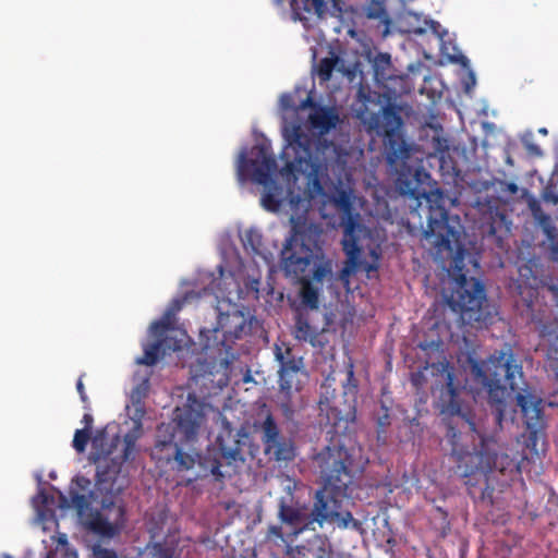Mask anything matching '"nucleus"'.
Masks as SVG:
<instances>
[{"mask_svg":"<svg viewBox=\"0 0 558 558\" xmlns=\"http://www.w3.org/2000/svg\"><path fill=\"white\" fill-rule=\"evenodd\" d=\"M357 392L359 384L351 361L345 366L341 397L337 396L336 389L329 384V378L320 387V422L325 421L335 429L328 444L312 458L314 469L323 482L314 498V520L320 526L325 522H335L340 529H362V523L354 519L350 511H342V504L349 496L348 489L354 481L357 468L354 449L347 446V437L336 429L342 421L347 423L348 418L355 414ZM328 434H331V430Z\"/></svg>","mask_w":558,"mask_h":558,"instance_id":"obj_1","label":"nucleus"},{"mask_svg":"<svg viewBox=\"0 0 558 558\" xmlns=\"http://www.w3.org/2000/svg\"><path fill=\"white\" fill-rule=\"evenodd\" d=\"M430 368L433 375H440L444 379L439 397L442 412L464 420L472 432V441H475V436L478 439V444H474L470 450L460 444L461 433L456 427L448 426L446 436L451 445V456L457 463L458 472L464 478L469 495L474 501L493 505V474L496 471L505 474L512 470L514 461L507 453H499L496 438L480 433L471 412L463 410L459 399L461 386L456 381L454 369L450 363L444 359L441 362L430 364Z\"/></svg>","mask_w":558,"mask_h":558,"instance_id":"obj_2","label":"nucleus"},{"mask_svg":"<svg viewBox=\"0 0 558 558\" xmlns=\"http://www.w3.org/2000/svg\"><path fill=\"white\" fill-rule=\"evenodd\" d=\"M460 236L459 217L450 216L444 206H429L427 228L423 231L424 240L438 254L456 252L450 264V276L453 278L454 287L447 298V303L459 314L463 324L481 326L490 319L485 286L481 280L468 276L464 258L469 253L460 244Z\"/></svg>","mask_w":558,"mask_h":558,"instance_id":"obj_3","label":"nucleus"},{"mask_svg":"<svg viewBox=\"0 0 558 558\" xmlns=\"http://www.w3.org/2000/svg\"><path fill=\"white\" fill-rule=\"evenodd\" d=\"M290 223V235L281 251V268L286 277L302 283V303L316 310L319 304L318 291L312 281L322 283L332 272L331 262L325 256L320 243L323 229L301 217H291Z\"/></svg>","mask_w":558,"mask_h":558,"instance_id":"obj_4","label":"nucleus"},{"mask_svg":"<svg viewBox=\"0 0 558 558\" xmlns=\"http://www.w3.org/2000/svg\"><path fill=\"white\" fill-rule=\"evenodd\" d=\"M204 422V404L190 395L187 402L174 410L171 422L158 425L151 459L160 468L177 473L192 470L201 456L195 451H185L182 446L196 440Z\"/></svg>","mask_w":558,"mask_h":558,"instance_id":"obj_5","label":"nucleus"},{"mask_svg":"<svg viewBox=\"0 0 558 558\" xmlns=\"http://www.w3.org/2000/svg\"><path fill=\"white\" fill-rule=\"evenodd\" d=\"M468 362L474 381L487 391L488 402L495 411L496 423L501 425L506 410L507 387L512 391L521 388L524 376L522 365L518 363L511 349L496 350L484 361L470 356Z\"/></svg>","mask_w":558,"mask_h":558,"instance_id":"obj_6","label":"nucleus"},{"mask_svg":"<svg viewBox=\"0 0 558 558\" xmlns=\"http://www.w3.org/2000/svg\"><path fill=\"white\" fill-rule=\"evenodd\" d=\"M277 170L276 158L266 144H258L252 147L251 158L247 159L245 153L239 157L236 173L240 181H246L248 178L264 185L265 191L262 195V206L271 213L280 209L281 201L279 195L281 187L271 178Z\"/></svg>","mask_w":558,"mask_h":558,"instance_id":"obj_7","label":"nucleus"},{"mask_svg":"<svg viewBox=\"0 0 558 558\" xmlns=\"http://www.w3.org/2000/svg\"><path fill=\"white\" fill-rule=\"evenodd\" d=\"M141 430L142 424L140 421H136L133 430L126 433L123 437L122 453L114 457L112 456V450H105L102 448L106 433L104 430L97 432L92 439L93 451L90 453V460L96 465L97 484L110 483L112 485L117 475L121 472L122 464L134 459L136 441L141 436Z\"/></svg>","mask_w":558,"mask_h":558,"instance_id":"obj_8","label":"nucleus"},{"mask_svg":"<svg viewBox=\"0 0 558 558\" xmlns=\"http://www.w3.org/2000/svg\"><path fill=\"white\" fill-rule=\"evenodd\" d=\"M220 458H214L205 463L210 473L217 481H222L226 475L231 476V472H223L222 466L232 468V472L239 465H242L247 457L254 458L258 449L253 444L252 436L243 428L233 430L226 429L217 438Z\"/></svg>","mask_w":558,"mask_h":558,"instance_id":"obj_9","label":"nucleus"},{"mask_svg":"<svg viewBox=\"0 0 558 558\" xmlns=\"http://www.w3.org/2000/svg\"><path fill=\"white\" fill-rule=\"evenodd\" d=\"M251 330V322L244 312L232 308L226 313H220L217 318V326L208 333L214 335L211 342L207 337L204 349H217L219 352L229 353L235 340L241 339Z\"/></svg>","mask_w":558,"mask_h":558,"instance_id":"obj_10","label":"nucleus"},{"mask_svg":"<svg viewBox=\"0 0 558 558\" xmlns=\"http://www.w3.org/2000/svg\"><path fill=\"white\" fill-rule=\"evenodd\" d=\"M125 521L124 505L104 498L100 509L89 514L86 526L99 536L112 538L121 533Z\"/></svg>","mask_w":558,"mask_h":558,"instance_id":"obj_11","label":"nucleus"},{"mask_svg":"<svg viewBox=\"0 0 558 558\" xmlns=\"http://www.w3.org/2000/svg\"><path fill=\"white\" fill-rule=\"evenodd\" d=\"M274 353L279 363V388L290 398L293 389H300V376L306 374L303 357L298 356L293 349L286 343L276 344Z\"/></svg>","mask_w":558,"mask_h":558,"instance_id":"obj_12","label":"nucleus"},{"mask_svg":"<svg viewBox=\"0 0 558 558\" xmlns=\"http://www.w3.org/2000/svg\"><path fill=\"white\" fill-rule=\"evenodd\" d=\"M278 518L281 524L287 525L291 530L293 535L301 534L316 523V520H314V507L310 511L305 504L300 502L294 497L291 486H288L286 495L279 498Z\"/></svg>","mask_w":558,"mask_h":558,"instance_id":"obj_13","label":"nucleus"},{"mask_svg":"<svg viewBox=\"0 0 558 558\" xmlns=\"http://www.w3.org/2000/svg\"><path fill=\"white\" fill-rule=\"evenodd\" d=\"M532 323L546 349L547 365L558 378V310L538 311L532 315Z\"/></svg>","mask_w":558,"mask_h":558,"instance_id":"obj_14","label":"nucleus"},{"mask_svg":"<svg viewBox=\"0 0 558 558\" xmlns=\"http://www.w3.org/2000/svg\"><path fill=\"white\" fill-rule=\"evenodd\" d=\"M515 399L529 430V440L535 444L538 433L545 428L543 399L526 390L518 392Z\"/></svg>","mask_w":558,"mask_h":558,"instance_id":"obj_15","label":"nucleus"},{"mask_svg":"<svg viewBox=\"0 0 558 558\" xmlns=\"http://www.w3.org/2000/svg\"><path fill=\"white\" fill-rule=\"evenodd\" d=\"M312 156L311 143L308 138L300 131L294 129L288 138V145L282 151V158H286V168L293 171L302 167L303 162L308 161Z\"/></svg>","mask_w":558,"mask_h":558,"instance_id":"obj_16","label":"nucleus"},{"mask_svg":"<svg viewBox=\"0 0 558 558\" xmlns=\"http://www.w3.org/2000/svg\"><path fill=\"white\" fill-rule=\"evenodd\" d=\"M385 154L388 165L397 167L399 163L403 165L410 158L411 147L399 132L390 129L385 133Z\"/></svg>","mask_w":558,"mask_h":558,"instance_id":"obj_17","label":"nucleus"},{"mask_svg":"<svg viewBox=\"0 0 558 558\" xmlns=\"http://www.w3.org/2000/svg\"><path fill=\"white\" fill-rule=\"evenodd\" d=\"M423 178H429L424 170H415L414 173L409 169V173H400L396 180V185L401 195L410 196L414 199L427 198L428 192L423 186Z\"/></svg>","mask_w":558,"mask_h":558,"instance_id":"obj_18","label":"nucleus"},{"mask_svg":"<svg viewBox=\"0 0 558 558\" xmlns=\"http://www.w3.org/2000/svg\"><path fill=\"white\" fill-rule=\"evenodd\" d=\"M264 452L277 462H291L296 457L295 441L291 437L282 436L264 446Z\"/></svg>","mask_w":558,"mask_h":558,"instance_id":"obj_19","label":"nucleus"},{"mask_svg":"<svg viewBox=\"0 0 558 558\" xmlns=\"http://www.w3.org/2000/svg\"><path fill=\"white\" fill-rule=\"evenodd\" d=\"M311 108L313 109V112L310 114L308 119L314 129L324 134L336 126L339 117L333 108L318 106L316 102L315 106Z\"/></svg>","mask_w":558,"mask_h":558,"instance_id":"obj_20","label":"nucleus"},{"mask_svg":"<svg viewBox=\"0 0 558 558\" xmlns=\"http://www.w3.org/2000/svg\"><path fill=\"white\" fill-rule=\"evenodd\" d=\"M291 9L300 21H307L310 16L323 17L327 11L325 0H291Z\"/></svg>","mask_w":558,"mask_h":558,"instance_id":"obj_21","label":"nucleus"},{"mask_svg":"<svg viewBox=\"0 0 558 558\" xmlns=\"http://www.w3.org/2000/svg\"><path fill=\"white\" fill-rule=\"evenodd\" d=\"M184 300H173L162 318L154 322L150 331L155 337H161L166 331L173 329L174 316L182 308Z\"/></svg>","mask_w":558,"mask_h":558,"instance_id":"obj_22","label":"nucleus"},{"mask_svg":"<svg viewBox=\"0 0 558 558\" xmlns=\"http://www.w3.org/2000/svg\"><path fill=\"white\" fill-rule=\"evenodd\" d=\"M280 104L282 109L299 113L308 107H314L315 101L311 94L304 99L298 97V90L295 93H286L280 97Z\"/></svg>","mask_w":558,"mask_h":558,"instance_id":"obj_23","label":"nucleus"},{"mask_svg":"<svg viewBox=\"0 0 558 558\" xmlns=\"http://www.w3.org/2000/svg\"><path fill=\"white\" fill-rule=\"evenodd\" d=\"M531 209L533 211V216L537 220L546 236L551 242H556V240H558V229L555 227L551 217L545 214L536 202L531 204Z\"/></svg>","mask_w":558,"mask_h":558,"instance_id":"obj_24","label":"nucleus"},{"mask_svg":"<svg viewBox=\"0 0 558 558\" xmlns=\"http://www.w3.org/2000/svg\"><path fill=\"white\" fill-rule=\"evenodd\" d=\"M259 429L262 432V442L266 446L269 442H274L283 435L280 433V428L270 412H267L263 422L259 423Z\"/></svg>","mask_w":558,"mask_h":558,"instance_id":"obj_25","label":"nucleus"},{"mask_svg":"<svg viewBox=\"0 0 558 558\" xmlns=\"http://www.w3.org/2000/svg\"><path fill=\"white\" fill-rule=\"evenodd\" d=\"M160 354H162L161 343L156 340L144 345V354L136 360V363L138 365L154 366L158 362Z\"/></svg>","mask_w":558,"mask_h":558,"instance_id":"obj_26","label":"nucleus"},{"mask_svg":"<svg viewBox=\"0 0 558 558\" xmlns=\"http://www.w3.org/2000/svg\"><path fill=\"white\" fill-rule=\"evenodd\" d=\"M339 60V57L332 53L330 57L323 58L318 62L316 72L320 82H328L331 78L332 71Z\"/></svg>","mask_w":558,"mask_h":558,"instance_id":"obj_27","label":"nucleus"},{"mask_svg":"<svg viewBox=\"0 0 558 558\" xmlns=\"http://www.w3.org/2000/svg\"><path fill=\"white\" fill-rule=\"evenodd\" d=\"M343 251L345 252L349 260L354 264L357 257L360 256L361 248L357 244L356 239L353 236L351 230L348 228L345 230V236L342 241Z\"/></svg>","mask_w":558,"mask_h":558,"instance_id":"obj_28","label":"nucleus"},{"mask_svg":"<svg viewBox=\"0 0 558 558\" xmlns=\"http://www.w3.org/2000/svg\"><path fill=\"white\" fill-rule=\"evenodd\" d=\"M542 199L547 204L558 205V173L553 174L542 192Z\"/></svg>","mask_w":558,"mask_h":558,"instance_id":"obj_29","label":"nucleus"},{"mask_svg":"<svg viewBox=\"0 0 558 558\" xmlns=\"http://www.w3.org/2000/svg\"><path fill=\"white\" fill-rule=\"evenodd\" d=\"M242 242L245 250H251L253 253H259L263 246V236L255 229H248L242 236Z\"/></svg>","mask_w":558,"mask_h":558,"instance_id":"obj_30","label":"nucleus"},{"mask_svg":"<svg viewBox=\"0 0 558 558\" xmlns=\"http://www.w3.org/2000/svg\"><path fill=\"white\" fill-rule=\"evenodd\" d=\"M315 330L308 320L301 315L296 317L293 335L299 341H307L312 332Z\"/></svg>","mask_w":558,"mask_h":558,"instance_id":"obj_31","label":"nucleus"},{"mask_svg":"<svg viewBox=\"0 0 558 558\" xmlns=\"http://www.w3.org/2000/svg\"><path fill=\"white\" fill-rule=\"evenodd\" d=\"M167 331L161 337H157V341L161 343L162 355H166L170 352L180 351L183 347V339H178L174 336L166 335Z\"/></svg>","mask_w":558,"mask_h":558,"instance_id":"obj_32","label":"nucleus"},{"mask_svg":"<svg viewBox=\"0 0 558 558\" xmlns=\"http://www.w3.org/2000/svg\"><path fill=\"white\" fill-rule=\"evenodd\" d=\"M521 143L526 151V154L531 157H542L543 150L534 141V135L532 132H526L521 136Z\"/></svg>","mask_w":558,"mask_h":558,"instance_id":"obj_33","label":"nucleus"},{"mask_svg":"<svg viewBox=\"0 0 558 558\" xmlns=\"http://www.w3.org/2000/svg\"><path fill=\"white\" fill-rule=\"evenodd\" d=\"M90 438V432L87 429H76L74 433L72 446L78 452L83 453L86 450L87 444Z\"/></svg>","mask_w":558,"mask_h":558,"instance_id":"obj_34","label":"nucleus"},{"mask_svg":"<svg viewBox=\"0 0 558 558\" xmlns=\"http://www.w3.org/2000/svg\"><path fill=\"white\" fill-rule=\"evenodd\" d=\"M306 342H310V344L314 348L324 349L328 343V339L326 338L324 330L318 331L315 328Z\"/></svg>","mask_w":558,"mask_h":558,"instance_id":"obj_35","label":"nucleus"},{"mask_svg":"<svg viewBox=\"0 0 558 558\" xmlns=\"http://www.w3.org/2000/svg\"><path fill=\"white\" fill-rule=\"evenodd\" d=\"M391 65V58L388 53H378V56L374 60V68L376 74L384 72Z\"/></svg>","mask_w":558,"mask_h":558,"instance_id":"obj_36","label":"nucleus"},{"mask_svg":"<svg viewBox=\"0 0 558 558\" xmlns=\"http://www.w3.org/2000/svg\"><path fill=\"white\" fill-rule=\"evenodd\" d=\"M383 413L377 417V425L379 427L377 434L378 439L380 438V434L385 433V428L390 425V414L389 410L386 407H381Z\"/></svg>","mask_w":558,"mask_h":558,"instance_id":"obj_37","label":"nucleus"},{"mask_svg":"<svg viewBox=\"0 0 558 558\" xmlns=\"http://www.w3.org/2000/svg\"><path fill=\"white\" fill-rule=\"evenodd\" d=\"M374 7L369 8L367 16L371 19H380L386 15L384 1L373 0Z\"/></svg>","mask_w":558,"mask_h":558,"instance_id":"obj_38","label":"nucleus"},{"mask_svg":"<svg viewBox=\"0 0 558 558\" xmlns=\"http://www.w3.org/2000/svg\"><path fill=\"white\" fill-rule=\"evenodd\" d=\"M410 380L413 387H415L416 389H421L426 383V377L424 372L422 369H418L417 372L411 374Z\"/></svg>","mask_w":558,"mask_h":558,"instance_id":"obj_39","label":"nucleus"},{"mask_svg":"<svg viewBox=\"0 0 558 558\" xmlns=\"http://www.w3.org/2000/svg\"><path fill=\"white\" fill-rule=\"evenodd\" d=\"M280 408H281L283 416L287 420H292L293 418L295 411H294V409H293V407H292V404L290 403L289 400L282 402L280 404Z\"/></svg>","mask_w":558,"mask_h":558,"instance_id":"obj_40","label":"nucleus"},{"mask_svg":"<svg viewBox=\"0 0 558 558\" xmlns=\"http://www.w3.org/2000/svg\"><path fill=\"white\" fill-rule=\"evenodd\" d=\"M267 536L268 537L281 538L282 539L283 538L282 526H280V525H270L268 527Z\"/></svg>","mask_w":558,"mask_h":558,"instance_id":"obj_41","label":"nucleus"},{"mask_svg":"<svg viewBox=\"0 0 558 558\" xmlns=\"http://www.w3.org/2000/svg\"><path fill=\"white\" fill-rule=\"evenodd\" d=\"M72 501H73L74 506L80 510H82L85 506H87L86 497L81 494H75L72 497Z\"/></svg>","mask_w":558,"mask_h":558,"instance_id":"obj_42","label":"nucleus"},{"mask_svg":"<svg viewBox=\"0 0 558 558\" xmlns=\"http://www.w3.org/2000/svg\"><path fill=\"white\" fill-rule=\"evenodd\" d=\"M501 191L509 194H517L519 186L514 182L502 183Z\"/></svg>","mask_w":558,"mask_h":558,"instance_id":"obj_43","label":"nucleus"},{"mask_svg":"<svg viewBox=\"0 0 558 558\" xmlns=\"http://www.w3.org/2000/svg\"><path fill=\"white\" fill-rule=\"evenodd\" d=\"M434 140L436 142L435 148L437 151L445 153L446 150H448L449 146L447 140L441 137H435Z\"/></svg>","mask_w":558,"mask_h":558,"instance_id":"obj_44","label":"nucleus"},{"mask_svg":"<svg viewBox=\"0 0 558 558\" xmlns=\"http://www.w3.org/2000/svg\"><path fill=\"white\" fill-rule=\"evenodd\" d=\"M76 389H77V392L80 393L82 402L87 403L88 398L86 396L85 387H84V384H83V380L81 377L78 378V380L76 383Z\"/></svg>","mask_w":558,"mask_h":558,"instance_id":"obj_45","label":"nucleus"},{"mask_svg":"<svg viewBox=\"0 0 558 558\" xmlns=\"http://www.w3.org/2000/svg\"><path fill=\"white\" fill-rule=\"evenodd\" d=\"M82 423L84 424L83 429H87L88 432H92L94 417L90 413H85L82 418Z\"/></svg>","mask_w":558,"mask_h":558,"instance_id":"obj_46","label":"nucleus"},{"mask_svg":"<svg viewBox=\"0 0 558 558\" xmlns=\"http://www.w3.org/2000/svg\"><path fill=\"white\" fill-rule=\"evenodd\" d=\"M550 251L553 260L558 262V242H551Z\"/></svg>","mask_w":558,"mask_h":558,"instance_id":"obj_47","label":"nucleus"},{"mask_svg":"<svg viewBox=\"0 0 558 558\" xmlns=\"http://www.w3.org/2000/svg\"><path fill=\"white\" fill-rule=\"evenodd\" d=\"M435 510L442 517L444 520L447 519L448 512L442 507H435Z\"/></svg>","mask_w":558,"mask_h":558,"instance_id":"obj_48","label":"nucleus"},{"mask_svg":"<svg viewBox=\"0 0 558 558\" xmlns=\"http://www.w3.org/2000/svg\"><path fill=\"white\" fill-rule=\"evenodd\" d=\"M318 551H319V554L317 556H315L314 558H325V556L327 554V549L324 545L319 547Z\"/></svg>","mask_w":558,"mask_h":558,"instance_id":"obj_49","label":"nucleus"},{"mask_svg":"<svg viewBox=\"0 0 558 558\" xmlns=\"http://www.w3.org/2000/svg\"><path fill=\"white\" fill-rule=\"evenodd\" d=\"M295 551L299 555L305 556V551H308V549L305 546L302 545V546H296Z\"/></svg>","mask_w":558,"mask_h":558,"instance_id":"obj_50","label":"nucleus"},{"mask_svg":"<svg viewBox=\"0 0 558 558\" xmlns=\"http://www.w3.org/2000/svg\"><path fill=\"white\" fill-rule=\"evenodd\" d=\"M350 275V269L349 268H343L341 270V279H344L345 277H348Z\"/></svg>","mask_w":558,"mask_h":558,"instance_id":"obj_51","label":"nucleus"},{"mask_svg":"<svg viewBox=\"0 0 558 558\" xmlns=\"http://www.w3.org/2000/svg\"><path fill=\"white\" fill-rule=\"evenodd\" d=\"M38 498H40V499H41V502H43V504H46V502H47V499H48V496H47L44 492H41V493L38 495Z\"/></svg>","mask_w":558,"mask_h":558,"instance_id":"obj_52","label":"nucleus"},{"mask_svg":"<svg viewBox=\"0 0 558 558\" xmlns=\"http://www.w3.org/2000/svg\"><path fill=\"white\" fill-rule=\"evenodd\" d=\"M46 558H54L52 554H48ZM66 558H77L75 554H66Z\"/></svg>","mask_w":558,"mask_h":558,"instance_id":"obj_53","label":"nucleus"},{"mask_svg":"<svg viewBox=\"0 0 558 558\" xmlns=\"http://www.w3.org/2000/svg\"><path fill=\"white\" fill-rule=\"evenodd\" d=\"M488 233L492 234V235H495L496 234V228L494 225H490L489 226V230H488Z\"/></svg>","mask_w":558,"mask_h":558,"instance_id":"obj_54","label":"nucleus"},{"mask_svg":"<svg viewBox=\"0 0 558 558\" xmlns=\"http://www.w3.org/2000/svg\"><path fill=\"white\" fill-rule=\"evenodd\" d=\"M538 132H539L541 134H543V135H547V133H548V131H547V129H546V128H541V129L538 130Z\"/></svg>","mask_w":558,"mask_h":558,"instance_id":"obj_55","label":"nucleus"}]
</instances>
